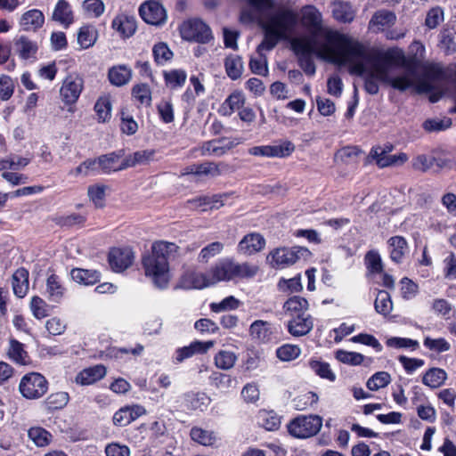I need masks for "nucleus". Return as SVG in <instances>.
<instances>
[{
  "label": "nucleus",
  "instance_id": "16",
  "mask_svg": "<svg viewBox=\"0 0 456 456\" xmlns=\"http://www.w3.org/2000/svg\"><path fill=\"white\" fill-rule=\"evenodd\" d=\"M123 157V150L102 155L96 159L98 167L101 168L104 174H110L112 172L126 169V167H123V160H121Z\"/></svg>",
  "mask_w": 456,
  "mask_h": 456
},
{
  "label": "nucleus",
  "instance_id": "12",
  "mask_svg": "<svg viewBox=\"0 0 456 456\" xmlns=\"http://www.w3.org/2000/svg\"><path fill=\"white\" fill-rule=\"evenodd\" d=\"M214 344L215 342L213 340L205 342L195 340L189 346L179 347L175 352L174 362L180 363L195 354H205L214 346Z\"/></svg>",
  "mask_w": 456,
  "mask_h": 456
},
{
  "label": "nucleus",
  "instance_id": "3",
  "mask_svg": "<svg viewBox=\"0 0 456 456\" xmlns=\"http://www.w3.org/2000/svg\"><path fill=\"white\" fill-rule=\"evenodd\" d=\"M298 13L290 7L281 6L270 14L262 25L264 39L256 52L265 53L273 50L281 40H289L298 24Z\"/></svg>",
  "mask_w": 456,
  "mask_h": 456
},
{
  "label": "nucleus",
  "instance_id": "53",
  "mask_svg": "<svg viewBox=\"0 0 456 456\" xmlns=\"http://www.w3.org/2000/svg\"><path fill=\"white\" fill-rule=\"evenodd\" d=\"M96 41V30L90 26L82 27L77 34V43L82 48H89Z\"/></svg>",
  "mask_w": 456,
  "mask_h": 456
},
{
  "label": "nucleus",
  "instance_id": "48",
  "mask_svg": "<svg viewBox=\"0 0 456 456\" xmlns=\"http://www.w3.org/2000/svg\"><path fill=\"white\" fill-rule=\"evenodd\" d=\"M94 110L99 122H107L111 118V102L109 95L101 96L94 104Z\"/></svg>",
  "mask_w": 456,
  "mask_h": 456
},
{
  "label": "nucleus",
  "instance_id": "62",
  "mask_svg": "<svg viewBox=\"0 0 456 456\" xmlns=\"http://www.w3.org/2000/svg\"><path fill=\"white\" fill-rule=\"evenodd\" d=\"M28 435L37 446L48 445L53 438L47 429H28Z\"/></svg>",
  "mask_w": 456,
  "mask_h": 456
},
{
  "label": "nucleus",
  "instance_id": "36",
  "mask_svg": "<svg viewBox=\"0 0 456 456\" xmlns=\"http://www.w3.org/2000/svg\"><path fill=\"white\" fill-rule=\"evenodd\" d=\"M65 288L61 279L55 275H50L46 280V292L49 300L53 302H60L65 294Z\"/></svg>",
  "mask_w": 456,
  "mask_h": 456
},
{
  "label": "nucleus",
  "instance_id": "18",
  "mask_svg": "<svg viewBox=\"0 0 456 456\" xmlns=\"http://www.w3.org/2000/svg\"><path fill=\"white\" fill-rule=\"evenodd\" d=\"M288 331L294 337H301L308 334L313 327L314 322L310 314H300L293 316L287 324Z\"/></svg>",
  "mask_w": 456,
  "mask_h": 456
},
{
  "label": "nucleus",
  "instance_id": "57",
  "mask_svg": "<svg viewBox=\"0 0 456 456\" xmlns=\"http://www.w3.org/2000/svg\"><path fill=\"white\" fill-rule=\"evenodd\" d=\"M365 265L367 269L371 273H379L383 270L382 260L380 255L375 251L370 250L365 255Z\"/></svg>",
  "mask_w": 456,
  "mask_h": 456
},
{
  "label": "nucleus",
  "instance_id": "39",
  "mask_svg": "<svg viewBox=\"0 0 456 456\" xmlns=\"http://www.w3.org/2000/svg\"><path fill=\"white\" fill-rule=\"evenodd\" d=\"M396 21V15L389 10H379L371 17L370 27L382 29L384 27H390Z\"/></svg>",
  "mask_w": 456,
  "mask_h": 456
},
{
  "label": "nucleus",
  "instance_id": "15",
  "mask_svg": "<svg viewBox=\"0 0 456 456\" xmlns=\"http://www.w3.org/2000/svg\"><path fill=\"white\" fill-rule=\"evenodd\" d=\"M134 261L133 251L128 248H113L109 254V264L114 272H123Z\"/></svg>",
  "mask_w": 456,
  "mask_h": 456
},
{
  "label": "nucleus",
  "instance_id": "20",
  "mask_svg": "<svg viewBox=\"0 0 456 456\" xmlns=\"http://www.w3.org/2000/svg\"><path fill=\"white\" fill-rule=\"evenodd\" d=\"M52 20L60 23L65 28L74 22V13L68 1L58 0L53 11Z\"/></svg>",
  "mask_w": 456,
  "mask_h": 456
},
{
  "label": "nucleus",
  "instance_id": "42",
  "mask_svg": "<svg viewBox=\"0 0 456 456\" xmlns=\"http://www.w3.org/2000/svg\"><path fill=\"white\" fill-rule=\"evenodd\" d=\"M224 68L227 76L236 80L240 77L243 71V62L239 55L230 54L224 61Z\"/></svg>",
  "mask_w": 456,
  "mask_h": 456
},
{
  "label": "nucleus",
  "instance_id": "44",
  "mask_svg": "<svg viewBox=\"0 0 456 456\" xmlns=\"http://www.w3.org/2000/svg\"><path fill=\"white\" fill-rule=\"evenodd\" d=\"M322 427V419L317 415L300 416L292 419L286 428H317Z\"/></svg>",
  "mask_w": 456,
  "mask_h": 456
},
{
  "label": "nucleus",
  "instance_id": "28",
  "mask_svg": "<svg viewBox=\"0 0 456 456\" xmlns=\"http://www.w3.org/2000/svg\"><path fill=\"white\" fill-rule=\"evenodd\" d=\"M7 356L10 360L20 365H26L29 362V356L24 348V345L15 338L9 339Z\"/></svg>",
  "mask_w": 456,
  "mask_h": 456
},
{
  "label": "nucleus",
  "instance_id": "26",
  "mask_svg": "<svg viewBox=\"0 0 456 456\" xmlns=\"http://www.w3.org/2000/svg\"><path fill=\"white\" fill-rule=\"evenodd\" d=\"M45 23V16L40 10L32 9L24 12L20 20V26L25 31H36Z\"/></svg>",
  "mask_w": 456,
  "mask_h": 456
},
{
  "label": "nucleus",
  "instance_id": "30",
  "mask_svg": "<svg viewBox=\"0 0 456 456\" xmlns=\"http://www.w3.org/2000/svg\"><path fill=\"white\" fill-rule=\"evenodd\" d=\"M390 258L395 263H401L404 255L408 252V244L402 236L391 237L387 241Z\"/></svg>",
  "mask_w": 456,
  "mask_h": 456
},
{
  "label": "nucleus",
  "instance_id": "45",
  "mask_svg": "<svg viewBox=\"0 0 456 456\" xmlns=\"http://www.w3.org/2000/svg\"><path fill=\"white\" fill-rule=\"evenodd\" d=\"M193 208H200L201 211L218 209L222 207L223 201L221 196L215 195L212 197H200L190 201Z\"/></svg>",
  "mask_w": 456,
  "mask_h": 456
},
{
  "label": "nucleus",
  "instance_id": "59",
  "mask_svg": "<svg viewBox=\"0 0 456 456\" xmlns=\"http://www.w3.org/2000/svg\"><path fill=\"white\" fill-rule=\"evenodd\" d=\"M249 68L253 73L265 76L268 72L265 54L257 53L256 57H251L249 61Z\"/></svg>",
  "mask_w": 456,
  "mask_h": 456
},
{
  "label": "nucleus",
  "instance_id": "23",
  "mask_svg": "<svg viewBox=\"0 0 456 456\" xmlns=\"http://www.w3.org/2000/svg\"><path fill=\"white\" fill-rule=\"evenodd\" d=\"M13 45L15 53L22 60L36 59L38 50L36 42H33L25 36H20L13 39Z\"/></svg>",
  "mask_w": 456,
  "mask_h": 456
},
{
  "label": "nucleus",
  "instance_id": "31",
  "mask_svg": "<svg viewBox=\"0 0 456 456\" xmlns=\"http://www.w3.org/2000/svg\"><path fill=\"white\" fill-rule=\"evenodd\" d=\"M12 286L16 297H24L28 290V272L24 268L18 269L12 275Z\"/></svg>",
  "mask_w": 456,
  "mask_h": 456
},
{
  "label": "nucleus",
  "instance_id": "34",
  "mask_svg": "<svg viewBox=\"0 0 456 456\" xmlns=\"http://www.w3.org/2000/svg\"><path fill=\"white\" fill-rule=\"evenodd\" d=\"M71 278L74 281L89 286L97 283L100 281L101 274L95 270L74 268L70 273Z\"/></svg>",
  "mask_w": 456,
  "mask_h": 456
},
{
  "label": "nucleus",
  "instance_id": "33",
  "mask_svg": "<svg viewBox=\"0 0 456 456\" xmlns=\"http://www.w3.org/2000/svg\"><path fill=\"white\" fill-rule=\"evenodd\" d=\"M230 170V166L224 162H204L201 164H197L196 175L216 177L229 172Z\"/></svg>",
  "mask_w": 456,
  "mask_h": 456
},
{
  "label": "nucleus",
  "instance_id": "24",
  "mask_svg": "<svg viewBox=\"0 0 456 456\" xmlns=\"http://www.w3.org/2000/svg\"><path fill=\"white\" fill-rule=\"evenodd\" d=\"M183 282L188 289H203L214 285L210 271L208 273L189 271L183 275Z\"/></svg>",
  "mask_w": 456,
  "mask_h": 456
},
{
  "label": "nucleus",
  "instance_id": "11",
  "mask_svg": "<svg viewBox=\"0 0 456 456\" xmlns=\"http://www.w3.org/2000/svg\"><path fill=\"white\" fill-rule=\"evenodd\" d=\"M142 19L151 25H160L165 22L167 13L164 7L156 1H148L139 9Z\"/></svg>",
  "mask_w": 456,
  "mask_h": 456
},
{
  "label": "nucleus",
  "instance_id": "22",
  "mask_svg": "<svg viewBox=\"0 0 456 456\" xmlns=\"http://www.w3.org/2000/svg\"><path fill=\"white\" fill-rule=\"evenodd\" d=\"M156 153L157 151L152 149L136 151L123 159V167L149 165L156 159Z\"/></svg>",
  "mask_w": 456,
  "mask_h": 456
},
{
  "label": "nucleus",
  "instance_id": "49",
  "mask_svg": "<svg viewBox=\"0 0 456 456\" xmlns=\"http://www.w3.org/2000/svg\"><path fill=\"white\" fill-rule=\"evenodd\" d=\"M209 381L212 386L221 391H227L237 383L235 379L222 372H213L209 377Z\"/></svg>",
  "mask_w": 456,
  "mask_h": 456
},
{
  "label": "nucleus",
  "instance_id": "21",
  "mask_svg": "<svg viewBox=\"0 0 456 456\" xmlns=\"http://www.w3.org/2000/svg\"><path fill=\"white\" fill-rule=\"evenodd\" d=\"M145 413L142 406H126L118 410L113 416V422L116 426L126 427L132 421Z\"/></svg>",
  "mask_w": 456,
  "mask_h": 456
},
{
  "label": "nucleus",
  "instance_id": "4",
  "mask_svg": "<svg viewBox=\"0 0 456 456\" xmlns=\"http://www.w3.org/2000/svg\"><path fill=\"white\" fill-rule=\"evenodd\" d=\"M178 247L175 243L158 241L153 243L151 252L142 258L145 274L151 277L156 287L164 289L169 279V260Z\"/></svg>",
  "mask_w": 456,
  "mask_h": 456
},
{
  "label": "nucleus",
  "instance_id": "50",
  "mask_svg": "<svg viewBox=\"0 0 456 456\" xmlns=\"http://www.w3.org/2000/svg\"><path fill=\"white\" fill-rule=\"evenodd\" d=\"M374 306L377 313L383 315L389 314L393 309L390 295L385 290L379 291L374 302Z\"/></svg>",
  "mask_w": 456,
  "mask_h": 456
},
{
  "label": "nucleus",
  "instance_id": "13",
  "mask_svg": "<svg viewBox=\"0 0 456 456\" xmlns=\"http://www.w3.org/2000/svg\"><path fill=\"white\" fill-rule=\"evenodd\" d=\"M276 328L269 322L256 320L249 326L252 339L260 343H269L275 338Z\"/></svg>",
  "mask_w": 456,
  "mask_h": 456
},
{
  "label": "nucleus",
  "instance_id": "51",
  "mask_svg": "<svg viewBox=\"0 0 456 456\" xmlns=\"http://www.w3.org/2000/svg\"><path fill=\"white\" fill-rule=\"evenodd\" d=\"M234 145L235 143L232 142H230L226 145H218L216 141H209L202 145L201 151L202 155H215L220 157L233 148Z\"/></svg>",
  "mask_w": 456,
  "mask_h": 456
},
{
  "label": "nucleus",
  "instance_id": "14",
  "mask_svg": "<svg viewBox=\"0 0 456 456\" xmlns=\"http://www.w3.org/2000/svg\"><path fill=\"white\" fill-rule=\"evenodd\" d=\"M265 246V240L260 233L250 232L240 240L237 251L244 256H251L261 251Z\"/></svg>",
  "mask_w": 456,
  "mask_h": 456
},
{
  "label": "nucleus",
  "instance_id": "27",
  "mask_svg": "<svg viewBox=\"0 0 456 456\" xmlns=\"http://www.w3.org/2000/svg\"><path fill=\"white\" fill-rule=\"evenodd\" d=\"M105 375V367L98 364L81 370L76 377V382L82 386H88L102 379Z\"/></svg>",
  "mask_w": 456,
  "mask_h": 456
},
{
  "label": "nucleus",
  "instance_id": "1",
  "mask_svg": "<svg viewBox=\"0 0 456 456\" xmlns=\"http://www.w3.org/2000/svg\"><path fill=\"white\" fill-rule=\"evenodd\" d=\"M410 48L413 57H407L399 47H391L377 53L370 59L365 47L362 62L363 71L355 75L363 78L364 89L368 94H377L379 91V83L402 92L413 86L419 61L424 58L426 49L419 41H414Z\"/></svg>",
  "mask_w": 456,
  "mask_h": 456
},
{
  "label": "nucleus",
  "instance_id": "54",
  "mask_svg": "<svg viewBox=\"0 0 456 456\" xmlns=\"http://www.w3.org/2000/svg\"><path fill=\"white\" fill-rule=\"evenodd\" d=\"M391 381L390 374L387 371H379L372 375L367 381L366 386L371 391H377L385 387Z\"/></svg>",
  "mask_w": 456,
  "mask_h": 456
},
{
  "label": "nucleus",
  "instance_id": "7",
  "mask_svg": "<svg viewBox=\"0 0 456 456\" xmlns=\"http://www.w3.org/2000/svg\"><path fill=\"white\" fill-rule=\"evenodd\" d=\"M291 47L296 54L299 55V66L306 75L313 76L315 73V64L312 58V54L319 53L320 45L314 43V40L293 38L291 40Z\"/></svg>",
  "mask_w": 456,
  "mask_h": 456
},
{
  "label": "nucleus",
  "instance_id": "58",
  "mask_svg": "<svg viewBox=\"0 0 456 456\" xmlns=\"http://www.w3.org/2000/svg\"><path fill=\"white\" fill-rule=\"evenodd\" d=\"M240 302L239 299L233 296H229L218 303H211L210 309L214 313H220L227 310H235L240 306Z\"/></svg>",
  "mask_w": 456,
  "mask_h": 456
},
{
  "label": "nucleus",
  "instance_id": "64",
  "mask_svg": "<svg viewBox=\"0 0 456 456\" xmlns=\"http://www.w3.org/2000/svg\"><path fill=\"white\" fill-rule=\"evenodd\" d=\"M444 276L450 281L456 279V256L452 252L444 259Z\"/></svg>",
  "mask_w": 456,
  "mask_h": 456
},
{
  "label": "nucleus",
  "instance_id": "19",
  "mask_svg": "<svg viewBox=\"0 0 456 456\" xmlns=\"http://www.w3.org/2000/svg\"><path fill=\"white\" fill-rule=\"evenodd\" d=\"M332 16L340 23H351L354 21L357 10L349 2L337 0L331 4Z\"/></svg>",
  "mask_w": 456,
  "mask_h": 456
},
{
  "label": "nucleus",
  "instance_id": "25",
  "mask_svg": "<svg viewBox=\"0 0 456 456\" xmlns=\"http://www.w3.org/2000/svg\"><path fill=\"white\" fill-rule=\"evenodd\" d=\"M455 74L456 71L453 74H451L447 69L441 66L433 64L427 68L425 77L432 83L436 84L451 81L454 86V95L456 92Z\"/></svg>",
  "mask_w": 456,
  "mask_h": 456
},
{
  "label": "nucleus",
  "instance_id": "63",
  "mask_svg": "<svg viewBox=\"0 0 456 456\" xmlns=\"http://www.w3.org/2000/svg\"><path fill=\"white\" fill-rule=\"evenodd\" d=\"M224 248V244L219 241L212 242L204 247L199 255V260L208 262L211 257L220 254Z\"/></svg>",
  "mask_w": 456,
  "mask_h": 456
},
{
  "label": "nucleus",
  "instance_id": "2",
  "mask_svg": "<svg viewBox=\"0 0 456 456\" xmlns=\"http://www.w3.org/2000/svg\"><path fill=\"white\" fill-rule=\"evenodd\" d=\"M302 26L310 33L308 40L317 43V37H322L324 42L320 44L321 58L333 64L346 66L350 74H361L365 54V46L358 40L325 28L322 12L314 5H305L300 10Z\"/></svg>",
  "mask_w": 456,
  "mask_h": 456
},
{
  "label": "nucleus",
  "instance_id": "5",
  "mask_svg": "<svg viewBox=\"0 0 456 456\" xmlns=\"http://www.w3.org/2000/svg\"><path fill=\"white\" fill-rule=\"evenodd\" d=\"M257 271L256 265L248 263L239 264L231 258H224L210 269V274L212 282L216 284L219 281L252 278Z\"/></svg>",
  "mask_w": 456,
  "mask_h": 456
},
{
  "label": "nucleus",
  "instance_id": "17",
  "mask_svg": "<svg viewBox=\"0 0 456 456\" xmlns=\"http://www.w3.org/2000/svg\"><path fill=\"white\" fill-rule=\"evenodd\" d=\"M370 156L376 160L379 167L399 166L407 160L405 153L389 155L386 150L380 147L372 148Z\"/></svg>",
  "mask_w": 456,
  "mask_h": 456
},
{
  "label": "nucleus",
  "instance_id": "37",
  "mask_svg": "<svg viewBox=\"0 0 456 456\" xmlns=\"http://www.w3.org/2000/svg\"><path fill=\"white\" fill-rule=\"evenodd\" d=\"M184 402L188 409L203 411L209 405L211 400L205 393L189 392L184 395Z\"/></svg>",
  "mask_w": 456,
  "mask_h": 456
},
{
  "label": "nucleus",
  "instance_id": "60",
  "mask_svg": "<svg viewBox=\"0 0 456 456\" xmlns=\"http://www.w3.org/2000/svg\"><path fill=\"white\" fill-rule=\"evenodd\" d=\"M152 53L158 64H164L173 57V53L165 43H159L153 46Z\"/></svg>",
  "mask_w": 456,
  "mask_h": 456
},
{
  "label": "nucleus",
  "instance_id": "6",
  "mask_svg": "<svg viewBox=\"0 0 456 456\" xmlns=\"http://www.w3.org/2000/svg\"><path fill=\"white\" fill-rule=\"evenodd\" d=\"M311 255L310 250L305 247L281 248L272 251L267 260L273 267L282 269L294 265L300 259L306 260Z\"/></svg>",
  "mask_w": 456,
  "mask_h": 456
},
{
  "label": "nucleus",
  "instance_id": "35",
  "mask_svg": "<svg viewBox=\"0 0 456 456\" xmlns=\"http://www.w3.org/2000/svg\"><path fill=\"white\" fill-rule=\"evenodd\" d=\"M307 366L313 372H314L315 375L319 376L321 379H327L330 382H334L336 380V374L331 370L328 362L315 358H311L307 362Z\"/></svg>",
  "mask_w": 456,
  "mask_h": 456
},
{
  "label": "nucleus",
  "instance_id": "47",
  "mask_svg": "<svg viewBox=\"0 0 456 456\" xmlns=\"http://www.w3.org/2000/svg\"><path fill=\"white\" fill-rule=\"evenodd\" d=\"M190 436L194 442L204 446H212L218 439L211 429H191Z\"/></svg>",
  "mask_w": 456,
  "mask_h": 456
},
{
  "label": "nucleus",
  "instance_id": "40",
  "mask_svg": "<svg viewBox=\"0 0 456 456\" xmlns=\"http://www.w3.org/2000/svg\"><path fill=\"white\" fill-rule=\"evenodd\" d=\"M283 309L291 317L302 314H307L308 302L305 298L294 296L289 297L283 305Z\"/></svg>",
  "mask_w": 456,
  "mask_h": 456
},
{
  "label": "nucleus",
  "instance_id": "9",
  "mask_svg": "<svg viewBox=\"0 0 456 456\" xmlns=\"http://www.w3.org/2000/svg\"><path fill=\"white\" fill-rule=\"evenodd\" d=\"M181 37L187 41L206 44L212 39L210 28L200 20H189L180 27Z\"/></svg>",
  "mask_w": 456,
  "mask_h": 456
},
{
  "label": "nucleus",
  "instance_id": "32",
  "mask_svg": "<svg viewBox=\"0 0 456 456\" xmlns=\"http://www.w3.org/2000/svg\"><path fill=\"white\" fill-rule=\"evenodd\" d=\"M108 77L113 86H122L130 81L132 70L126 65L114 66L109 69Z\"/></svg>",
  "mask_w": 456,
  "mask_h": 456
},
{
  "label": "nucleus",
  "instance_id": "52",
  "mask_svg": "<svg viewBox=\"0 0 456 456\" xmlns=\"http://www.w3.org/2000/svg\"><path fill=\"white\" fill-rule=\"evenodd\" d=\"M301 354V348L296 345L286 344L277 348L276 355L283 362H289L297 359Z\"/></svg>",
  "mask_w": 456,
  "mask_h": 456
},
{
  "label": "nucleus",
  "instance_id": "8",
  "mask_svg": "<svg viewBox=\"0 0 456 456\" xmlns=\"http://www.w3.org/2000/svg\"><path fill=\"white\" fill-rule=\"evenodd\" d=\"M19 388L24 397L37 399L46 393L48 383L43 375L30 372L21 379Z\"/></svg>",
  "mask_w": 456,
  "mask_h": 456
},
{
  "label": "nucleus",
  "instance_id": "55",
  "mask_svg": "<svg viewBox=\"0 0 456 456\" xmlns=\"http://www.w3.org/2000/svg\"><path fill=\"white\" fill-rule=\"evenodd\" d=\"M166 83L171 88L182 87L186 81V72L183 69H173L164 74Z\"/></svg>",
  "mask_w": 456,
  "mask_h": 456
},
{
  "label": "nucleus",
  "instance_id": "61",
  "mask_svg": "<svg viewBox=\"0 0 456 456\" xmlns=\"http://www.w3.org/2000/svg\"><path fill=\"white\" fill-rule=\"evenodd\" d=\"M132 95L141 103L150 105L151 102V93L148 85L139 84L133 87Z\"/></svg>",
  "mask_w": 456,
  "mask_h": 456
},
{
  "label": "nucleus",
  "instance_id": "56",
  "mask_svg": "<svg viewBox=\"0 0 456 456\" xmlns=\"http://www.w3.org/2000/svg\"><path fill=\"white\" fill-rule=\"evenodd\" d=\"M336 359L340 362L356 366L363 362L364 356L360 353L339 349L336 352Z\"/></svg>",
  "mask_w": 456,
  "mask_h": 456
},
{
  "label": "nucleus",
  "instance_id": "38",
  "mask_svg": "<svg viewBox=\"0 0 456 456\" xmlns=\"http://www.w3.org/2000/svg\"><path fill=\"white\" fill-rule=\"evenodd\" d=\"M259 428H278L281 425V417L273 410H260L254 418Z\"/></svg>",
  "mask_w": 456,
  "mask_h": 456
},
{
  "label": "nucleus",
  "instance_id": "41",
  "mask_svg": "<svg viewBox=\"0 0 456 456\" xmlns=\"http://www.w3.org/2000/svg\"><path fill=\"white\" fill-rule=\"evenodd\" d=\"M446 379L447 373L445 370L440 368H431L424 374L422 382L431 388H437L444 385Z\"/></svg>",
  "mask_w": 456,
  "mask_h": 456
},
{
  "label": "nucleus",
  "instance_id": "43",
  "mask_svg": "<svg viewBox=\"0 0 456 456\" xmlns=\"http://www.w3.org/2000/svg\"><path fill=\"white\" fill-rule=\"evenodd\" d=\"M244 94L240 91H235L222 104L221 110L224 115H231L235 110H239L244 105Z\"/></svg>",
  "mask_w": 456,
  "mask_h": 456
},
{
  "label": "nucleus",
  "instance_id": "46",
  "mask_svg": "<svg viewBox=\"0 0 456 456\" xmlns=\"http://www.w3.org/2000/svg\"><path fill=\"white\" fill-rule=\"evenodd\" d=\"M237 360V354L229 350H220L214 357L216 367L224 370L232 369Z\"/></svg>",
  "mask_w": 456,
  "mask_h": 456
},
{
  "label": "nucleus",
  "instance_id": "10",
  "mask_svg": "<svg viewBox=\"0 0 456 456\" xmlns=\"http://www.w3.org/2000/svg\"><path fill=\"white\" fill-rule=\"evenodd\" d=\"M84 87L83 78L77 74H69L63 80L60 89L61 100L66 104H74L78 100Z\"/></svg>",
  "mask_w": 456,
  "mask_h": 456
},
{
  "label": "nucleus",
  "instance_id": "29",
  "mask_svg": "<svg viewBox=\"0 0 456 456\" xmlns=\"http://www.w3.org/2000/svg\"><path fill=\"white\" fill-rule=\"evenodd\" d=\"M111 26L122 37H130L136 30V20L132 16L118 15L112 20Z\"/></svg>",
  "mask_w": 456,
  "mask_h": 456
}]
</instances>
